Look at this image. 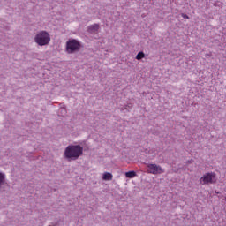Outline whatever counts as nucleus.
Listing matches in <instances>:
<instances>
[{"label": "nucleus", "mask_w": 226, "mask_h": 226, "mask_svg": "<svg viewBox=\"0 0 226 226\" xmlns=\"http://www.w3.org/2000/svg\"><path fill=\"white\" fill-rule=\"evenodd\" d=\"M84 153V148L80 145H69L64 151L67 160H79Z\"/></svg>", "instance_id": "obj_1"}, {"label": "nucleus", "mask_w": 226, "mask_h": 226, "mask_svg": "<svg viewBox=\"0 0 226 226\" xmlns=\"http://www.w3.org/2000/svg\"><path fill=\"white\" fill-rule=\"evenodd\" d=\"M34 41L40 47L49 45L50 43V34L47 31H41L35 35Z\"/></svg>", "instance_id": "obj_2"}, {"label": "nucleus", "mask_w": 226, "mask_h": 226, "mask_svg": "<svg viewBox=\"0 0 226 226\" xmlns=\"http://www.w3.org/2000/svg\"><path fill=\"white\" fill-rule=\"evenodd\" d=\"M200 182L201 185H215V183H216V173L215 172L205 173L200 178Z\"/></svg>", "instance_id": "obj_3"}, {"label": "nucleus", "mask_w": 226, "mask_h": 226, "mask_svg": "<svg viewBox=\"0 0 226 226\" xmlns=\"http://www.w3.org/2000/svg\"><path fill=\"white\" fill-rule=\"evenodd\" d=\"M80 50V42L77 41V40L72 39L67 41L66 43V52L67 54H75V52H79Z\"/></svg>", "instance_id": "obj_4"}, {"label": "nucleus", "mask_w": 226, "mask_h": 226, "mask_svg": "<svg viewBox=\"0 0 226 226\" xmlns=\"http://www.w3.org/2000/svg\"><path fill=\"white\" fill-rule=\"evenodd\" d=\"M147 167V174H163L164 170L162 167L156 165V164H151V163H147L146 164Z\"/></svg>", "instance_id": "obj_5"}, {"label": "nucleus", "mask_w": 226, "mask_h": 226, "mask_svg": "<svg viewBox=\"0 0 226 226\" xmlns=\"http://www.w3.org/2000/svg\"><path fill=\"white\" fill-rule=\"evenodd\" d=\"M98 29H100V25L94 24L88 27V31L90 33H97Z\"/></svg>", "instance_id": "obj_6"}, {"label": "nucleus", "mask_w": 226, "mask_h": 226, "mask_svg": "<svg viewBox=\"0 0 226 226\" xmlns=\"http://www.w3.org/2000/svg\"><path fill=\"white\" fill-rule=\"evenodd\" d=\"M112 177H113L112 173H109V172L104 173L102 176V179L104 181H112Z\"/></svg>", "instance_id": "obj_7"}, {"label": "nucleus", "mask_w": 226, "mask_h": 226, "mask_svg": "<svg viewBox=\"0 0 226 226\" xmlns=\"http://www.w3.org/2000/svg\"><path fill=\"white\" fill-rule=\"evenodd\" d=\"M137 176V173L135 171H129L125 173V177H128L129 179H132Z\"/></svg>", "instance_id": "obj_8"}, {"label": "nucleus", "mask_w": 226, "mask_h": 226, "mask_svg": "<svg viewBox=\"0 0 226 226\" xmlns=\"http://www.w3.org/2000/svg\"><path fill=\"white\" fill-rule=\"evenodd\" d=\"M146 57V54H144V52L140 51L137 54L136 56V59L138 61H140V59H144Z\"/></svg>", "instance_id": "obj_9"}, {"label": "nucleus", "mask_w": 226, "mask_h": 226, "mask_svg": "<svg viewBox=\"0 0 226 226\" xmlns=\"http://www.w3.org/2000/svg\"><path fill=\"white\" fill-rule=\"evenodd\" d=\"M183 17H184V19H190V18L188 17V15H186V14H183Z\"/></svg>", "instance_id": "obj_10"}]
</instances>
